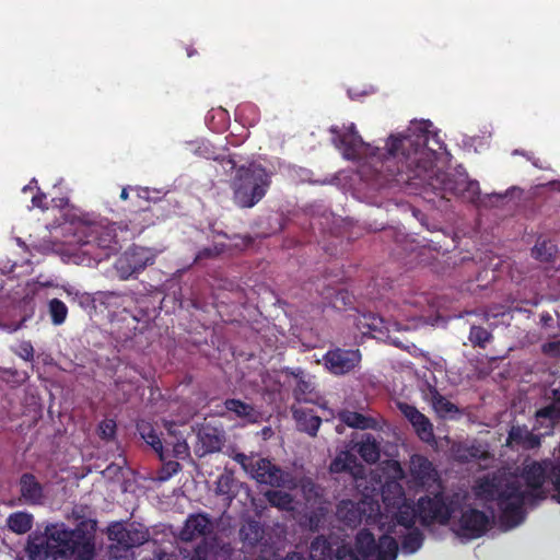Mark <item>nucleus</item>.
Here are the masks:
<instances>
[{
    "instance_id": "obj_1",
    "label": "nucleus",
    "mask_w": 560,
    "mask_h": 560,
    "mask_svg": "<svg viewBox=\"0 0 560 560\" xmlns=\"http://www.w3.org/2000/svg\"><path fill=\"white\" fill-rule=\"evenodd\" d=\"M383 470L386 481L382 488V504L368 497L358 504L342 502L338 515L349 525L363 520L372 526L361 530L355 538L354 548H337L332 556V544L326 538H316L311 545L312 560H395L398 553V539H402V551L413 553L422 545V534L415 527L416 520L425 525L417 509L411 504L397 481L402 477L398 462L388 460Z\"/></svg>"
},
{
    "instance_id": "obj_2",
    "label": "nucleus",
    "mask_w": 560,
    "mask_h": 560,
    "mask_svg": "<svg viewBox=\"0 0 560 560\" xmlns=\"http://www.w3.org/2000/svg\"><path fill=\"white\" fill-rule=\"evenodd\" d=\"M431 127L429 120L411 121L405 131L388 137L386 153L363 142L353 124L346 127L343 135L335 137L334 142L348 160H365L373 167L384 162L387 171L396 172L399 182L416 186L427 183L433 188L439 184L443 189L475 202L480 192L477 182L462 173L454 180L440 178V163L444 160V153L430 145L431 142L438 144L435 137L430 136Z\"/></svg>"
},
{
    "instance_id": "obj_3",
    "label": "nucleus",
    "mask_w": 560,
    "mask_h": 560,
    "mask_svg": "<svg viewBox=\"0 0 560 560\" xmlns=\"http://www.w3.org/2000/svg\"><path fill=\"white\" fill-rule=\"evenodd\" d=\"M409 483L429 491L433 497L419 498V515L424 524L448 525L459 538L470 540L482 536L490 524V517L463 502L459 494L442 493L436 470L420 455L410 459Z\"/></svg>"
},
{
    "instance_id": "obj_4",
    "label": "nucleus",
    "mask_w": 560,
    "mask_h": 560,
    "mask_svg": "<svg viewBox=\"0 0 560 560\" xmlns=\"http://www.w3.org/2000/svg\"><path fill=\"white\" fill-rule=\"evenodd\" d=\"M94 545L90 535H81L80 530L69 532L62 524L46 528V537H33L27 545V552L33 560L51 557L61 560L73 557L75 560H91Z\"/></svg>"
},
{
    "instance_id": "obj_5",
    "label": "nucleus",
    "mask_w": 560,
    "mask_h": 560,
    "mask_svg": "<svg viewBox=\"0 0 560 560\" xmlns=\"http://www.w3.org/2000/svg\"><path fill=\"white\" fill-rule=\"evenodd\" d=\"M139 430L147 444H149L159 454L161 460L165 462L156 478L160 481L170 479L179 470V464L177 462L166 459L171 456L179 459L188 457L189 447L186 441L177 433L176 430H173L172 427L167 428L168 438H165L163 441L149 427L142 425Z\"/></svg>"
},
{
    "instance_id": "obj_6",
    "label": "nucleus",
    "mask_w": 560,
    "mask_h": 560,
    "mask_svg": "<svg viewBox=\"0 0 560 560\" xmlns=\"http://www.w3.org/2000/svg\"><path fill=\"white\" fill-rule=\"evenodd\" d=\"M268 185V174L260 165L241 167L232 183L235 203L242 208L253 207L265 196Z\"/></svg>"
},
{
    "instance_id": "obj_7",
    "label": "nucleus",
    "mask_w": 560,
    "mask_h": 560,
    "mask_svg": "<svg viewBox=\"0 0 560 560\" xmlns=\"http://www.w3.org/2000/svg\"><path fill=\"white\" fill-rule=\"evenodd\" d=\"M234 459L259 483L270 486H281L284 483L281 471L267 459L256 456L248 457L241 453L236 454Z\"/></svg>"
},
{
    "instance_id": "obj_8",
    "label": "nucleus",
    "mask_w": 560,
    "mask_h": 560,
    "mask_svg": "<svg viewBox=\"0 0 560 560\" xmlns=\"http://www.w3.org/2000/svg\"><path fill=\"white\" fill-rule=\"evenodd\" d=\"M155 253L151 248L132 247L116 262V270L121 279H127L135 272L154 261Z\"/></svg>"
},
{
    "instance_id": "obj_9",
    "label": "nucleus",
    "mask_w": 560,
    "mask_h": 560,
    "mask_svg": "<svg viewBox=\"0 0 560 560\" xmlns=\"http://www.w3.org/2000/svg\"><path fill=\"white\" fill-rule=\"evenodd\" d=\"M108 537L124 548L142 545L149 538L147 529L142 526L130 525L128 528L116 523L108 527Z\"/></svg>"
},
{
    "instance_id": "obj_10",
    "label": "nucleus",
    "mask_w": 560,
    "mask_h": 560,
    "mask_svg": "<svg viewBox=\"0 0 560 560\" xmlns=\"http://www.w3.org/2000/svg\"><path fill=\"white\" fill-rule=\"evenodd\" d=\"M361 361V354L354 350H334L324 357L325 368L332 374H345Z\"/></svg>"
},
{
    "instance_id": "obj_11",
    "label": "nucleus",
    "mask_w": 560,
    "mask_h": 560,
    "mask_svg": "<svg viewBox=\"0 0 560 560\" xmlns=\"http://www.w3.org/2000/svg\"><path fill=\"white\" fill-rule=\"evenodd\" d=\"M398 408L412 424L415 431L422 441L428 443L433 441V428L424 415L419 412L413 406L405 402H399Z\"/></svg>"
},
{
    "instance_id": "obj_12",
    "label": "nucleus",
    "mask_w": 560,
    "mask_h": 560,
    "mask_svg": "<svg viewBox=\"0 0 560 560\" xmlns=\"http://www.w3.org/2000/svg\"><path fill=\"white\" fill-rule=\"evenodd\" d=\"M223 444L222 435L213 428H202L198 432L196 453L203 456L208 453L218 452Z\"/></svg>"
},
{
    "instance_id": "obj_13",
    "label": "nucleus",
    "mask_w": 560,
    "mask_h": 560,
    "mask_svg": "<svg viewBox=\"0 0 560 560\" xmlns=\"http://www.w3.org/2000/svg\"><path fill=\"white\" fill-rule=\"evenodd\" d=\"M357 325L362 335H370L377 339H383L385 337V332H389L390 330L388 323L374 315L359 316Z\"/></svg>"
},
{
    "instance_id": "obj_14",
    "label": "nucleus",
    "mask_w": 560,
    "mask_h": 560,
    "mask_svg": "<svg viewBox=\"0 0 560 560\" xmlns=\"http://www.w3.org/2000/svg\"><path fill=\"white\" fill-rule=\"evenodd\" d=\"M83 231L88 230L90 235L94 236V242L104 249H109L116 243V224H93L91 226H82Z\"/></svg>"
},
{
    "instance_id": "obj_15",
    "label": "nucleus",
    "mask_w": 560,
    "mask_h": 560,
    "mask_svg": "<svg viewBox=\"0 0 560 560\" xmlns=\"http://www.w3.org/2000/svg\"><path fill=\"white\" fill-rule=\"evenodd\" d=\"M211 527L209 518L203 514H196L188 517L185 527L180 533L184 540H191L197 536L205 535Z\"/></svg>"
},
{
    "instance_id": "obj_16",
    "label": "nucleus",
    "mask_w": 560,
    "mask_h": 560,
    "mask_svg": "<svg viewBox=\"0 0 560 560\" xmlns=\"http://www.w3.org/2000/svg\"><path fill=\"white\" fill-rule=\"evenodd\" d=\"M506 444L509 446L520 445L524 448H533L540 444V439L525 427H513L509 433Z\"/></svg>"
},
{
    "instance_id": "obj_17",
    "label": "nucleus",
    "mask_w": 560,
    "mask_h": 560,
    "mask_svg": "<svg viewBox=\"0 0 560 560\" xmlns=\"http://www.w3.org/2000/svg\"><path fill=\"white\" fill-rule=\"evenodd\" d=\"M21 493L30 503H38L42 499V488L31 475L21 478Z\"/></svg>"
},
{
    "instance_id": "obj_18",
    "label": "nucleus",
    "mask_w": 560,
    "mask_h": 560,
    "mask_svg": "<svg viewBox=\"0 0 560 560\" xmlns=\"http://www.w3.org/2000/svg\"><path fill=\"white\" fill-rule=\"evenodd\" d=\"M294 418L301 430L314 435L320 425V419L312 411L294 410Z\"/></svg>"
},
{
    "instance_id": "obj_19",
    "label": "nucleus",
    "mask_w": 560,
    "mask_h": 560,
    "mask_svg": "<svg viewBox=\"0 0 560 560\" xmlns=\"http://www.w3.org/2000/svg\"><path fill=\"white\" fill-rule=\"evenodd\" d=\"M555 395H557V401L536 413L537 421L541 422V425L548 430H551L553 427L555 418L560 417V394H558V390H555Z\"/></svg>"
},
{
    "instance_id": "obj_20",
    "label": "nucleus",
    "mask_w": 560,
    "mask_h": 560,
    "mask_svg": "<svg viewBox=\"0 0 560 560\" xmlns=\"http://www.w3.org/2000/svg\"><path fill=\"white\" fill-rule=\"evenodd\" d=\"M225 408L228 411L233 412L236 417L246 421H256L257 413L254 408L241 400L229 399L225 401Z\"/></svg>"
},
{
    "instance_id": "obj_21",
    "label": "nucleus",
    "mask_w": 560,
    "mask_h": 560,
    "mask_svg": "<svg viewBox=\"0 0 560 560\" xmlns=\"http://www.w3.org/2000/svg\"><path fill=\"white\" fill-rule=\"evenodd\" d=\"M9 528L16 534H24L28 532L33 524V516L25 512H16L8 518Z\"/></svg>"
},
{
    "instance_id": "obj_22",
    "label": "nucleus",
    "mask_w": 560,
    "mask_h": 560,
    "mask_svg": "<svg viewBox=\"0 0 560 560\" xmlns=\"http://www.w3.org/2000/svg\"><path fill=\"white\" fill-rule=\"evenodd\" d=\"M355 469V458L349 452H341L337 455V457L330 464V470L332 472H340L343 470H349L353 476L357 477Z\"/></svg>"
},
{
    "instance_id": "obj_23",
    "label": "nucleus",
    "mask_w": 560,
    "mask_h": 560,
    "mask_svg": "<svg viewBox=\"0 0 560 560\" xmlns=\"http://www.w3.org/2000/svg\"><path fill=\"white\" fill-rule=\"evenodd\" d=\"M340 419L347 425L359 429H369L375 425V421L371 418H366L361 413L352 411H343L340 413Z\"/></svg>"
},
{
    "instance_id": "obj_24",
    "label": "nucleus",
    "mask_w": 560,
    "mask_h": 560,
    "mask_svg": "<svg viewBox=\"0 0 560 560\" xmlns=\"http://www.w3.org/2000/svg\"><path fill=\"white\" fill-rule=\"evenodd\" d=\"M359 453L368 463H374L380 456L378 446L370 435H366L360 443Z\"/></svg>"
},
{
    "instance_id": "obj_25",
    "label": "nucleus",
    "mask_w": 560,
    "mask_h": 560,
    "mask_svg": "<svg viewBox=\"0 0 560 560\" xmlns=\"http://www.w3.org/2000/svg\"><path fill=\"white\" fill-rule=\"evenodd\" d=\"M266 495L268 498V501L272 505H275L279 509H282V510H293L294 509L293 501H292L291 497L288 493L282 492L281 490L269 491L266 493Z\"/></svg>"
},
{
    "instance_id": "obj_26",
    "label": "nucleus",
    "mask_w": 560,
    "mask_h": 560,
    "mask_svg": "<svg viewBox=\"0 0 560 560\" xmlns=\"http://www.w3.org/2000/svg\"><path fill=\"white\" fill-rule=\"evenodd\" d=\"M49 313L52 323L55 325H61L67 318L68 308L63 302L54 299L49 302Z\"/></svg>"
},
{
    "instance_id": "obj_27",
    "label": "nucleus",
    "mask_w": 560,
    "mask_h": 560,
    "mask_svg": "<svg viewBox=\"0 0 560 560\" xmlns=\"http://www.w3.org/2000/svg\"><path fill=\"white\" fill-rule=\"evenodd\" d=\"M433 408L441 417L452 416L457 411L456 407L442 396L434 397Z\"/></svg>"
},
{
    "instance_id": "obj_28",
    "label": "nucleus",
    "mask_w": 560,
    "mask_h": 560,
    "mask_svg": "<svg viewBox=\"0 0 560 560\" xmlns=\"http://www.w3.org/2000/svg\"><path fill=\"white\" fill-rule=\"evenodd\" d=\"M15 353L25 361L33 360L34 349L30 341H22L18 345Z\"/></svg>"
},
{
    "instance_id": "obj_29",
    "label": "nucleus",
    "mask_w": 560,
    "mask_h": 560,
    "mask_svg": "<svg viewBox=\"0 0 560 560\" xmlns=\"http://www.w3.org/2000/svg\"><path fill=\"white\" fill-rule=\"evenodd\" d=\"M489 339V332L481 327H472L470 330V340L482 346Z\"/></svg>"
},
{
    "instance_id": "obj_30",
    "label": "nucleus",
    "mask_w": 560,
    "mask_h": 560,
    "mask_svg": "<svg viewBox=\"0 0 560 560\" xmlns=\"http://www.w3.org/2000/svg\"><path fill=\"white\" fill-rule=\"evenodd\" d=\"M100 433L104 439H109L115 433V422L113 420H105L100 424Z\"/></svg>"
},
{
    "instance_id": "obj_31",
    "label": "nucleus",
    "mask_w": 560,
    "mask_h": 560,
    "mask_svg": "<svg viewBox=\"0 0 560 560\" xmlns=\"http://www.w3.org/2000/svg\"><path fill=\"white\" fill-rule=\"evenodd\" d=\"M220 164L225 172L232 171L235 167V162L230 158H223Z\"/></svg>"
},
{
    "instance_id": "obj_32",
    "label": "nucleus",
    "mask_w": 560,
    "mask_h": 560,
    "mask_svg": "<svg viewBox=\"0 0 560 560\" xmlns=\"http://www.w3.org/2000/svg\"><path fill=\"white\" fill-rule=\"evenodd\" d=\"M46 198L44 194H37L32 197V203L34 207L44 208L43 200Z\"/></svg>"
},
{
    "instance_id": "obj_33",
    "label": "nucleus",
    "mask_w": 560,
    "mask_h": 560,
    "mask_svg": "<svg viewBox=\"0 0 560 560\" xmlns=\"http://www.w3.org/2000/svg\"><path fill=\"white\" fill-rule=\"evenodd\" d=\"M221 249H219L218 247H214L213 249H205L202 250L198 256L197 258L200 259L202 257H210V256H214V255H218L220 254Z\"/></svg>"
},
{
    "instance_id": "obj_34",
    "label": "nucleus",
    "mask_w": 560,
    "mask_h": 560,
    "mask_svg": "<svg viewBox=\"0 0 560 560\" xmlns=\"http://www.w3.org/2000/svg\"><path fill=\"white\" fill-rule=\"evenodd\" d=\"M559 343L555 342V343H549L547 346H545V351L546 352H550V353H555L556 350L559 348Z\"/></svg>"
},
{
    "instance_id": "obj_35",
    "label": "nucleus",
    "mask_w": 560,
    "mask_h": 560,
    "mask_svg": "<svg viewBox=\"0 0 560 560\" xmlns=\"http://www.w3.org/2000/svg\"><path fill=\"white\" fill-rule=\"evenodd\" d=\"M371 92H372V90H371V91H362V92H360V93H353V92L350 90V91H349V96H350L351 98H353V100H357V98H359L360 96H362V95H366V94H369V93H371Z\"/></svg>"
},
{
    "instance_id": "obj_36",
    "label": "nucleus",
    "mask_w": 560,
    "mask_h": 560,
    "mask_svg": "<svg viewBox=\"0 0 560 560\" xmlns=\"http://www.w3.org/2000/svg\"><path fill=\"white\" fill-rule=\"evenodd\" d=\"M283 560H303V557L298 552H291Z\"/></svg>"
},
{
    "instance_id": "obj_37",
    "label": "nucleus",
    "mask_w": 560,
    "mask_h": 560,
    "mask_svg": "<svg viewBox=\"0 0 560 560\" xmlns=\"http://www.w3.org/2000/svg\"><path fill=\"white\" fill-rule=\"evenodd\" d=\"M196 556L198 558V560H207L208 559V555L206 551L202 550V548H198L197 551H196Z\"/></svg>"
},
{
    "instance_id": "obj_38",
    "label": "nucleus",
    "mask_w": 560,
    "mask_h": 560,
    "mask_svg": "<svg viewBox=\"0 0 560 560\" xmlns=\"http://www.w3.org/2000/svg\"><path fill=\"white\" fill-rule=\"evenodd\" d=\"M549 187H550L552 190H559V191H560V180H557V182H550V183H549Z\"/></svg>"
},
{
    "instance_id": "obj_39",
    "label": "nucleus",
    "mask_w": 560,
    "mask_h": 560,
    "mask_svg": "<svg viewBox=\"0 0 560 560\" xmlns=\"http://www.w3.org/2000/svg\"><path fill=\"white\" fill-rule=\"evenodd\" d=\"M120 198H121L122 200H126V199L128 198V190H127V188H124V189L121 190Z\"/></svg>"
},
{
    "instance_id": "obj_40",
    "label": "nucleus",
    "mask_w": 560,
    "mask_h": 560,
    "mask_svg": "<svg viewBox=\"0 0 560 560\" xmlns=\"http://www.w3.org/2000/svg\"><path fill=\"white\" fill-rule=\"evenodd\" d=\"M28 189H32L31 184H30V185H27V186H25V187L23 188V191H27Z\"/></svg>"
},
{
    "instance_id": "obj_41",
    "label": "nucleus",
    "mask_w": 560,
    "mask_h": 560,
    "mask_svg": "<svg viewBox=\"0 0 560 560\" xmlns=\"http://www.w3.org/2000/svg\"><path fill=\"white\" fill-rule=\"evenodd\" d=\"M535 253H536L537 255H540V247L536 246V248H535Z\"/></svg>"
},
{
    "instance_id": "obj_42",
    "label": "nucleus",
    "mask_w": 560,
    "mask_h": 560,
    "mask_svg": "<svg viewBox=\"0 0 560 560\" xmlns=\"http://www.w3.org/2000/svg\"><path fill=\"white\" fill-rule=\"evenodd\" d=\"M541 247H544V248H547V247L551 248V246H548L546 243L541 244Z\"/></svg>"
}]
</instances>
